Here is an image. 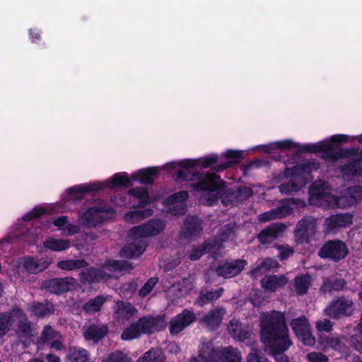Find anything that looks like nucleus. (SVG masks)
Returning <instances> with one entry per match:
<instances>
[{
  "label": "nucleus",
  "instance_id": "obj_1",
  "mask_svg": "<svg viewBox=\"0 0 362 362\" xmlns=\"http://www.w3.org/2000/svg\"><path fill=\"white\" fill-rule=\"evenodd\" d=\"M183 168L174 176L175 180L197 181L194 185L197 191L204 194L200 197L199 202L208 206H212L221 198L224 205L239 204L250 198L253 190L246 186H240L237 189L225 188V183L215 173L199 174L194 168V162L184 160Z\"/></svg>",
  "mask_w": 362,
  "mask_h": 362
},
{
  "label": "nucleus",
  "instance_id": "obj_2",
  "mask_svg": "<svg viewBox=\"0 0 362 362\" xmlns=\"http://www.w3.org/2000/svg\"><path fill=\"white\" fill-rule=\"evenodd\" d=\"M259 320L261 341L269 349V354L276 362H291L285 354L293 344L285 314L276 310L262 313Z\"/></svg>",
  "mask_w": 362,
  "mask_h": 362
},
{
  "label": "nucleus",
  "instance_id": "obj_3",
  "mask_svg": "<svg viewBox=\"0 0 362 362\" xmlns=\"http://www.w3.org/2000/svg\"><path fill=\"white\" fill-rule=\"evenodd\" d=\"M165 228V222L159 218H152L142 225L134 226L129 233L131 241L120 252L122 257L134 258L140 256L145 250L148 237L160 234Z\"/></svg>",
  "mask_w": 362,
  "mask_h": 362
},
{
  "label": "nucleus",
  "instance_id": "obj_4",
  "mask_svg": "<svg viewBox=\"0 0 362 362\" xmlns=\"http://www.w3.org/2000/svg\"><path fill=\"white\" fill-rule=\"evenodd\" d=\"M166 323L164 317L157 315H151L140 317L137 321L132 323L122 333L123 340H132L139 338L143 334H151L163 330Z\"/></svg>",
  "mask_w": 362,
  "mask_h": 362
},
{
  "label": "nucleus",
  "instance_id": "obj_5",
  "mask_svg": "<svg viewBox=\"0 0 362 362\" xmlns=\"http://www.w3.org/2000/svg\"><path fill=\"white\" fill-rule=\"evenodd\" d=\"M344 199L332 195L328 189V183L324 180L313 182L310 187V204L323 208H340Z\"/></svg>",
  "mask_w": 362,
  "mask_h": 362
},
{
  "label": "nucleus",
  "instance_id": "obj_6",
  "mask_svg": "<svg viewBox=\"0 0 362 362\" xmlns=\"http://www.w3.org/2000/svg\"><path fill=\"white\" fill-rule=\"evenodd\" d=\"M356 305L351 297L341 295L333 298L324 309V314L333 320H341L353 316Z\"/></svg>",
  "mask_w": 362,
  "mask_h": 362
},
{
  "label": "nucleus",
  "instance_id": "obj_7",
  "mask_svg": "<svg viewBox=\"0 0 362 362\" xmlns=\"http://www.w3.org/2000/svg\"><path fill=\"white\" fill-rule=\"evenodd\" d=\"M131 178L129 179L126 173H117L114 175L110 180L105 182H98L89 184L83 186H78L69 188L68 192L71 194L76 195L75 198L82 199L85 192H96L105 187L112 188L119 186H125L131 184Z\"/></svg>",
  "mask_w": 362,
  "mask_h": 362
},
{
  "label": "nucleus",
  "instance_id": "obj_8",
  "mask_svg": "<svg viewBox=\"0 0 362 362\" xmlns=\"http://www.w3.org/2000/svg\"><path fill=\"white\" fill-rule=\"evenodd\" d=\"M349 253L346 243L340 240H332L325 243L318 251V256L335 262L344 259Z\"/></svg>",
  "mask_w": 362,
  "mask_h": 362
},
{
  "label": "nucleus",
  "instance_id": "obj_9",
  "mask_svg": "<svg viewBox=\"0 0 362 362\" xmlns=\"http://www.w3.org/2000/svg\"><path fill=\"white\" fill-rule=\"evenodd\" d=\"M317 232V219L313 216H305L300 220L295 228L296 243H308Z\"/></svg>",
  "mask_w": 362,
  "mask_h": 362
},
{
  "label": "nucleus",
  "instance_id": "obj_10",
  "mask_svg": "<svg viewBox=\"0 0 362 362\" xmlns=\"http://www.w3.org/2000/svg\"><path fill=\"white\" fill-rule=\"evenodd\" d=\"M291 327L296 337L305 346H313L315 344V338L311 333V327L305 315L292 320Z\"/></svg>",
  "mask_w": 362,
  "mask_h": 362
},
{
  "label": "nucleus",
  "instance_id": "obj_11",
  "mask_svg": "<svg viewBox=\"0 0 362 362\" xmlns=\"http://www.w3.org/2000/svg\"><path fill=\"white\" fill-rule=\"evenodd\" d=\"M109 211L106 206H94L80 216L79 223L87 228L95 227L105 220V213Z\"/></svg>",
  "mask_w": 362,
  "mask_h": 362
},
{
  "label": "nucleus",
  "instance_id": "obj_12",
  "mask_svg": "<svg viewBox=\"0 0 362 362\" xmlns=\"http://www.w3.org/2000/svg\"><path fill=\"white\" fill-rule=\"evenodd\" d=\"M197 320L194 312L185 309L181 313H179L173 317L169 322V331L172 335H176L189 327Z\"/></svg>",
  "mask_w": 362,
  "mask_h": 362
},
{
  "label": "nucleus",
  "instance_id": "obj_13",
  "mask_svg": "<svg viewBox=\"0 0 362 362\" xmlns=\"http://www.w3.org/2000/svg\"><path fill=\"white\" fill-rule=\"evenodd\" d=\"M43 286L47 291L59 295L75 288L77 281L74 278L69 276L54 278L45 281Z\"/></svg>",
  "mask_w": 362,
  "mask_h": 362
},
{
  "label": "nucleus",
  "instance_id": "obj_14",
  "mask_svg": "<svg viewBox=\"0 0 362 362\" xmlns=\"http://www.w3.org/2000/svg\"><path fill=\"white\" fill-rule=\"evenodd\" d=\"M16 312L15 318L17 320V323L14 329L15 332L18 339L26 341L35 335L32 322L20 308H17Z\"/></svg>",
  "mask_w": 362,
  "mask_h": 362
},
{
  "label": "nucleus",
  "instance_id": "obj_15",
  "mask_svg": "<svg viewBox=\"0 0 362 362\" xmlns=\"http://www.w3.org/2000/svg\"><path fill=\"white\" fill-rule=\"evenodd\" d=\"M48 257L36 258L33 256H27L21 258L19 265L28 274H36L45 269L51 264Z\"/></svg>",
  "mask_w": 362,
  "mask_h": 362
},
{
  "label": "nucleus",
  "instance_id": "obj_16",
  "mask_svg": "<svg viewBox=\"0 0 362 362\" xmlns=\"http://www.w3.org/2000/svg\"><path fill=\"white\" fill-rule=\"evenodd\" d=\"M247 262L246 260L237 259L219 264L215 269L217 276L230 279L238 276L244 269Z\"/></svg>",
  "mask_w": 362,
  "mask_h": 362
},
{
  "label": "nucleus",
  "instance_id": "obj_17",
  "mask_svg": "<svg viewBox=\"0 0 362 362\" xmlns=\"http://www.w3.org/2000/svg\"><path fill=\"white\" fill-rule=\"evenodd\" d=\"M310 152L322 151V158L332 161L337 160L343 155L341 149H339L332 143L324 141L319 144H310L303 147Z\"/></svg>",
  "mask_w": 362,
  "mask_h": 362
},
{
  "label": "nucleus",
  "instance_id": "obj_18",
  "mask_svg": "<svg viewBox=\"0 0 362 362\" xmlns=\"http://www.w3.org/2000/svg\"><path fill=\"white\" fill-rule=\"evenodd\" d=\"M352 223V215L349 214H339L332 215L325 220L324 232L331 233L337 231L341 228H346Z\"/></svg>",
  "mask_w": 362,
  "mask_h": 362
},
{
  "label": "nucleus",
  "instance_id": "obj_19",
  "mask_svg": "<svg viewBox=\"0 0 362 362\" xmlns=\"http://www.w3.org/2000/svg\"><path fill=\"white\" fill-rule=\"evenodd\" d=\"M286 228V225L282 223H273L260 231L257 240L263 245L271 244L282 235Z\"/></svg>",
  "mask_w": 362,
  "mask_h": 362
},
{
  "label": "nucleus",
  "instance_id": "obj_20",
  "mask_svg": "<svg viewBox=\"0 0 362 362\" xmlns=\"http://www.w3.org/2000/svg\"><path fill=\"white\" fill-rule=\"evenodd\" d=\"M188 198L186 191H180L168 197L166 199L168 204H172L168 211L173 216L183 215L187 211V205L183 202Z\"/></svg>",
  "mask_w": 362,
  "mask_h": 362
},
{
  "label": "nucleus",
  "instance_id": "obj_21",
  "mask_svg": "<svg viewBox=\"0 0 362 362\" xmlns=\"http://www.w3.org/2000/svg\"><path fill=\"white\" fill-rule=\"evenodd\" d=\"M202 230V221L197 216H187L180 232V236L182 238L190 239L199 235Z\"/></svg>",
  "mask_w": 362,
  "mask_h": 362
},
{
  "label": "nucleus",
  "instance_id": "obj_22",
  "mask_svg": "<svg viewBox=\"0 0 362 362\" xmlns=\"http://www.w3.org/2000/svg\"><path fill=\"white\" fill-rule=\"evenodd\" d=\"M108 332L107 325L97 322L90 324L83 332V337L88 341L98 343L104 338Z\"/></svg>",
  "mask_w": 362,
  "mask_h": 362
},
{
  "label": "nucleus",
  "instance_id": "obj_23",
  "mask_svg": "<svg viewBox=\"0 0 362 362\" xmlns=\"http://www.w3.org/2000/svg\"><path fill=\"white\" fill-rule=\"evenodd\" d=\"M138 310L130 303L118 300L114 307V317L117 321L129 320L136 315Z\"/></svg>",
  "mask_w": 362,
  "mask_h": 362
},
{
  "label": "nucleus",
  "instance_id": "obj_24",
  "mask_svg": "<svg viewBox=\"0 0 362 362\" xmlns=\"http://www.w3.org/2000/svg\"><path fill=\"white\" fill-rule=\"evenodd\" d=\"M229 334L235 340L243 341L250 337L251 330L247 325H243L240 321L233 319L228 325Z\"/></svg>",
  "mask_w": 362,
  "mask_h": 362
},
{
  "label": "nucleus",
  "instance_id": "obj_25",
  "mask_svg": "<svg viewBox=\"0 0 362 362\" xmlns=\"http://www.w3.org/2000/svg\"><path fill=\"white\" fill-rule=\"evenodd\" d=\"M288 283V278L285 275H267L261 280V284L264 289L275 292Z\"/></svg>",
  "mask_w": 362,
  "mask_h": 362
},
{
  "label": "nucleus",
  "instance_id": "obj_26",
  "mask_svg": "<svg viewBox=\"0 0 362 362\" xmlns=\"http://www.w3.org/2000/svg\"><path fill=\"white\" fill-rule=\"evenodd\" d=\"M28 310L37 318H42L54 313L55 308L52 303L45 300L42 303L33 302L28 305Z\"/></svg>",
  "mask_w": 362,
  "mask_h": 362
},
{
  "label": "nucleus",
  "instance_id": "obj_27",
  "mask_svg": "<svg viewBox=\"0 0 362 362\" xmlns=\"http://www.w3.org/2000/svg\"><path fill=\"white\" fill-rule=\"evenodd\" d=\"M341 173L345 180H349L354 176H362V158L344 163L341 167Z\"/></svg>",
  "mask_w": 362,
  "mask_h": 362
},
{
  "label": "nucleus",
  "instance_id": "obj_28",
  "mask_svg": "<svg viewBox=\"0 0 362 362\" xmlns=\"http://www.w3.org/2000/svg\"><path fill=\"white\" fill-rule=\"evenodd\" d=\"M220 248V243L216 238L209 239L194 248L190 253L189 258L193 261L197 260L204 254L211 252Z\"/></svg>",
  "mask_w": 362,
  "mask_h": 362
},
{
  "label": "nucleus",
  "instance_id": "obj_29",
  "mask_svg": "<svg viewBox=\"0 0 362 362\" xmlns=\"http://www.w3.org/2000/svg\"><path fill=\"white\" fill-rule=\"evenodd\" d=\"M292 213V209L288 205H282L264 212L258 216L259 222L264 223L271 220L281 218Z\"/></svg>",
  "mask_w": 362,
  "mask_h": 362
},
{
  "label": "nucleus",
  "instance_id": "obj_30",
  "mask_svg": "<svg viewBox=\"0 0 362 362\" xmlns=\"http://www.w3.org/2000/svg\"><path fill=\"white\" fill-rule=\"evenodd\" d=\"M240 353L231 346L220 347L214 362H241Z\"/></svg>",
  "mask_w": 362,
  "mask_h": 362
},
{
  "label": "nucleus",
  "instance_id": "obj_31",
  "mask_svg": "<svg viewBox=\"0 0 362 362\" xmlns=\"http://www.w3.org/2000/svg\"><path fill=\"white\" fill-rule=\"evenodd\" d=\"M279 267L280 264L276 259L267 257L260 260L255 268L251 270L250 274L253 277L257 278L266 272Z\"/></svg>",
  "mask_w": 362,
  "mask_h": 362
},
{
  "label": "nucleus",
  "instance_id": "obj_32",
  "mask_svg": "<svg viewBox=\"0 0 362 362\" xmlns=\"http://www.w3.org/2000/svg\"><path fill=\"white\" fill-rule=\"evenodd\" d=\"M339 197L344 199L341 204L342 208L354 205L362 200V186L356 185L349 187L346 190L345 194Z\"/></svg>",
  "mask_w": 362,
  "mask_h": 362
},
{
  "label": "nucleus",
  "instance_id": "obj_33",
  "mask_svg": "<svg viewBox=\"0 0 362 362\" xmlns=\"http://www.w3.org/2000/svg\"><path fill=\"white\" fill-rule=\"evenodd\" d=\"M105 272L101 269L93 267L86 268L80 274V281L83 283L99 282L107 277Z\"/></svg>",
  "mask_w": 362,
  "mask_h": 362
},
{
  "label": "nucleus",
  "instance_id": "obj_34",
  "mask_svg": "<svg viewBox=\"0 0 362 362\" xmlns=\"http://www.w3.org/2000/svg\"><path fill=\"white\" fill-rule=\"evenodd\" d=\"M16 307L7 312L0 313V338L11 330L16 315Z\"/></svg>",
  "mask_w": 362,
  "mask_h": 362
},
{
  "label": "nucleus",
  "instance_id": "obj_35",
  "mask_svg": "<svg viewBox=\"0 0 362 362\" xmlns=\"http://www.w3.org/2000/svg\"><path fill=\"white\" fill-rule=\"evenodd\" d=\"M225 313L226 310L224 308L214 309L204 316L203 321L210 329H216L221 323Z\"/></svg>",
  "mask_w": 362,
  "mask_h": 362
},
{
  "label": "nucleus",
  "instance_id": "obj_36",
  "mask_svg": "<svg viewBox=\"0 0 362 362\" xmlns=\"http://www.w3.org/2000/svg\"><path fill=\"white\" fill-rule=\"evenodd\" d=\"M218 349H214L212 343L202 340V345L199 349L198 357L205 362H214Z\"/></svg>",
  "mask_w": 362,
  "mask_h": 362
},
{
  "label": "nucleus",
  "instance_id": "obj_37",
  "mask_svg": "<svg viewBox=\"0 0 362 362\" xmlns=\"http://www.w3.org/2000/svg\"><path fill=\"white\" fill-rule=\"evenodd\" d=\"M90 356V352L83 348L71 346L69 349L67 362H88Z\"/></svg>",
  "mask_w": 362,
  "mask_h": 362
},
{
  "label": "nucleus",
  "instance_id": "obj_38",
  "mask_svg": "<svg viewBox=\"0 0 362 362\" xmlns=\"http://www.w3.org/2000/svg\"><path fill=\"white\" fill-rule=\"evenodd\" d=\"M311 285V277L308 274H301L294 278L293 286L298 296L307 293Z\"/></svg>",
  "mask_w": 362,
  "mask_h": 362
},
{
  "label": "nucleus",
  "instance_id": "obj_39",
  "mask_svg": "<svg viewBox=\"0 0 362 362\" xmlns=\"http://www.w3.org/2000/svg\"><path fill=\"white\" fill-rule=\"evenodd\" d=\"M157 168H148L141 170L132 175L131 179L139 180L144 184L151 185L154 181V176L158 173Z\"/></svg>",
  "mask_w": 362,
  "mask_h": 362
},
{
  "label": "nucleus",
  "instance_id": "obj_40",
  "mask_svg": "<svg viewBox=\"0 0 362 362\" xmlns=\"http://www.w3.org/2000/svg\"><path fill=\"white\" fill-rule=\"evenodd\" d=\"M153 210L151 208L144 209L134 210L126 213L124 216V220L131 223H136L153 215Z\"/></svg>",
  "mask_w": 362,
  "mask_h": 362
},
{
  "label": "nucleus",
  "instance_id": "obj_41",
  "mask_svg": "<svg viewBox=\"0 0 362 362\" xmlns=\"http://www.w3.org/2000/svg\"><path fill=\"white\" fill-rule=\"evenodd\" d=\"M346 285V281L339 277L334 276L333 278L325 279L322 288L325 292H331L332 291H342Z\"/></svg>",
  "mask_w": 362,
  "mask_h": 362
},
{
  "label": "nucleus",
  "instance_id": "obj_42",
  "mask_svg": "<svg viewBox=\"0 0 362 362\" xmlns=\"http://www.w3.org/2000/svg\"><path fill=\"white\" fill-rule=\"evenodd\" d=\"M225 156L228 161L214 167L215 170L223 171L231 166L233 164L240 163L243 158V154L241 151L229 150L226 152Z\"/></svg>",
  "mask_w": 362,
  "mask_h": 362
},
{
  "label": "nucleus",
  "instance_id": "obj_43",
  "mask_svg": "<svg viewBox=\"0 0 362 362\" xmlns=\"http://www.w3.org/2000/svg\"><path fill=\"white\" fill-rule=\"evenodd\" d=\"M43 245L51 250L59 252L70 247V240L49 238L44 241Z\"/></svg>",
  "mask_w": 362,
  "mask_h": 362
},
{
  "label": "nucleus",
  "instance_id": "obj_44",
  "mask_svg": "<svg viewBox=\"0 0 362 362\" xmlns=\"http://www.w3.org/2000/svg\"><path fill=\"white\" fill-rule=\"evenodd\" d=\"M223 292V289L220 288L217 290L202 291L197 300V303L202 306L211 301H214L220 298Z\"/></svg>",
  "mask_w": 362,
  "mask_h": 362
},
{
  "label": "nucleus",
  "instance_id": "obj_45",
  "mask_svg": "<svg viewBox=\"0 0 362 362\" xmlns=\"http://www.w3.org/2000/svg\"><path fill=\"white\" fill-rule=\"evenodd\" d=\"M129 194L139 199V208H144L149 203V194L144 187L133 188L129 191Z\"/></svg>",
  "mask_w": 362,
  "mask_h": 362
},
{
  "label": "nucleus",
  "instance_id": "obj_46",
  "mask_svg": "<svg viewBox=\"0 0 362 362\" xmlns=\"http://www.w3.org/2000/svg\"><path fill=\"white\" fill-rule=\"evenodd\" d=\"M105 301L106 298L104 296H98L84 303L82 309L88 313H95L100 310L101 306Z\"/></svg>",
  "mask_w": 362,
  "mask_h": 362
},
{
  "label": "nucleus",
  "instance_id": "obj_47",
  "mask_svg": "<svg viewBox=\"0 0 362 362\" xmlns=\"http://www.w3.org/2000/svg\"><path fill=\"white\" fill-rule=\"evenodd\" d=\"M164 356L160 349H151L139 357L136 362H163Z\"/></svg>",
  "mask_w": 362,
  "mask_h": 362
},
{
  "label": "nucleus",
  "instance_id": "obj_48",
  "mask_svg": "<svg viewBox=\"0 0 362 362\" xmlns=\"http://www.w3.org/2000/svg\"><path fill=\"white\" fill-rule=\"evenodd\" d=\"M86 266V262L83 259H69L62 260L57 262V267L63 270L73 271L83 268Z\"/></svg>",
  "mask_w": 362,
  "mask_h": 362
},
{
  "label": "nucleus",
  "instance_id": "obj_49",
  "mask_svg": "<svg viewBox=\"0 0 362 362\" xmlns=\"http://www.w3.org/2000/svg\"><path fill=\"white\" fill-rule=\"evenodd\" d=\"M320 168V164L318 162L315 160H308L305 161L300 165H298L294 166L291 170V174H297L300 173L301 171L310 173L311 171L317 170Z\"/></svg>",
  "mask_w": 362,
  "mask_h": 362
},
{
  "label": "nucleus",
  "instance_id": "obj_50",
  "mask_svg": "<svg viewBox=\"0 0 362 362\" xmlns=\"http://www.w3.org/2000/svg\"><path fill=\"white\" fill-rule=\"evenodd\" d=\"M274 247L278 250L279 253L277 257L281 261L288 259L294 254V248L286 243H275L274 245Z\"/></svg>",
  "mask_w": 362,
  "mask_h": 362
},
{
  "label": "nucleus",
  "instance_id": "obj_51",
  "mask_svg": "<svg viewBox=\"0 0 362 362\" xmlns=\"http://www.w3.org/2000/svg\"><path fill=\"white\" fill-rule=\"evenodd\" d=\"M235 223H228L223 226L219 232V239H216L219 243L221 247L222 246V243L226 241L229 238L233 237L235 233Z\"/></svg>",
  "mask_w": 362,
  "mask_h": 362
},
{
  "label": "nucleus",
  "instance_id": "obj_52",
  "mask_svg": "<svg viewBox=\"0 0 362 362\" xmlns=\"http://www.w3.org/2000/svg\"><path fill=\"white\" fill-rule=\"evenodd\" d=\"M302 185L293 180L282 183L279 186V191L283 194H291L294 192L300 191Z\"/></svg>",
  "mask_w": 362,
  "mask_h": 362
},
{
  "label": "nucleus",
  "instance_id": "obj_53",
  "mask_svg": "<svg viewBox=\"0 0 362 362\" xmlns=\"http://www.w3.org/2000/svg\"><path fill=\"white\" fill-rule=\"evenodd\" d=\"M102 362H132L131 359L121 351H115L108 354Z\"/></svg>",
  "mask_w": 362,
  "mask_h": 362
},
{
  "label": "nucleus",
  "instance_id": "obj_54",
  "mask_svg": "<svg viewBox=\"0 0 362 362\" xmlns=\"http://www.w3.org/2000/svg\"><path fill=\"white\" fill-rule=\"evenodd\" d=\"M342 339L343 337L330 335L324 339V343L326 346L333 349L341 351L344 346V343L342 341Z\"/></svg>",
  "mask_w": 362,
  "mask_h": 362
},
{
  "label": "nucleus",
  "instance_id": "obj_55",
  "mask_svg": "<svg viewBox=\"0 0 362 362\" xmlns=\"http://www.w3.org/2000/svg\"><path fill=\"white\" fill-rule=\"evenodd\" d=\"M107 268H112L114 271L131 270L132 264L124 260H111L106 264Z\"/></svg>",
  "mask_w": 362,
  "mask_h": 362
},
{
  "label": "nucleus",
  "instance_id": "obj_56",
  "mask_svg": "<svg viewBox=\"0 0 362 362\" xmlns=\"http://www.w3.org/2000/svg\"><path fill=\"white\" fill-rule=\"evenodd\" d=\"M61 337L59 332L53 329L51 326L46 325L42 332L40 339L43 343H47L49 340Z\"/></svg>",
  "mask_w": 362,
  "mask_h": 362
},
{
  "label": "nucleus",
  "instance_id": "obj_57",
  "mask_svg": "<svg viewBox=\"0 0 362 362\" xmlns=\"http://www.w3.org/2000/svg\"><path fill=\"white\" fill-rule=\"evenodd\" d=\"M158 281V279L156 277L150 278L139 290V296L143 298L146 297L151 292L152 289L156 285Z\"/></svg>",
  "mask_w": 362,
  "mask_h": 362
},
{
  "label": "nucleus",
  "instance_id": "obj_58",
  "mask_svg": "<svg viewBox=\"0 0 362 362\" xmlns=\"http://www.w3.org/2000/svg\"><path fill=\"white\" fill-rule=\"evenodd\" d=\"M247 362H270L269 360L263 356V354L256 349L252 351L247 356Z\"/></svg>",
  "mask_w": 362,
  "mask_h": 362
},
{
  "label": "nucleus",
  "instance_id": "obj_59",
  "mask_svg": "<svg viewBox=\"0 0 362 362\" xmlns=\"http://www.w3.org/2000/svg\"><path fill=\"white\" fill-rule=\"evenodd\" d=\"M333 326L334 323L327 318L315 322V327L318 332H329L332 330Z\"/></svg>",
  "mask_w": 362,
  "mask_h": 362
},
{
  "label": "nucleus",
  "instance_id": "obj_60",
  "mask_svg": "<svg viewBox=\"0 0 362 362\" xmlns=\"http://www.w3.org/2000/svg\"><path fill=\"white\" fill-rule=\"evenodd\" d=\"M306 357L309 362H328L327 357L322 353L311 352Z\"/></svg>",
  "mask_w": 362,
  "mask_h": 362
},
{
  "label": "nucleus",
  "instance_id": "obj_61",
  "mask_svg": "<svg viewBox=\"0 0 362 362\" xmlns=\"http://www.w3.org/2000/svg\"><path fill=\"white\" fill-rule=\"evenodd\" d=\"M218 160L216 155H211L208 157L201 158L199 160V165L203 168H208L211 164L215 163Z\"/></svg>",
  "mask_w": 362,
  "mask_h": 362
},
{
  "label": "nucleus",
  "instance_id": "obj_62",
  "mask_svg": "<svg viewBox=\"0 0 362 362\" xmlns=\"http://www.w3.org/2000/svg\"><path fill=\"white\" fill-rule=\"evenodd\" d=\"M45 213V211L44 209L40 208V207H36L31 212L25 214L23 216V219L25 221H30L33 218H37V217L40 216L41 214H43Z\"/></svg>",
  "mask_w": 362,
  "mask_h": 362
},
{
  "label": "nucleus",
  "instance_id": "obj_63",
  "mask_svg": "<svg viewBox=\"0 0 362 362\" xmlns=\"http://www.w3.org/2000/svg\"><path fill=\"white\" fill-rule=\"evenodd\" d=\"M63 231L64 235H72L78 233L79 228L76 225H73L67 222L65 227L63 228Z\"/></svg>",
  "mask_w": 362,
  "mask_h": 362
},
{
  "label": "nucleus",
  "instance_id": "obj_64",
  "mask_svg": "<svg viewBox=\"0 0 362 362\" xmlns=\"http://www.w3.org/2000/svg\"><path fill=\"white\" fill-rule=\"evenodd\" d=\"M351 344L357 351L362 354V334L352 337Z\"/></svg>",
  "mask_w": 362,
  "mask_h": 362
}]
</instances>
